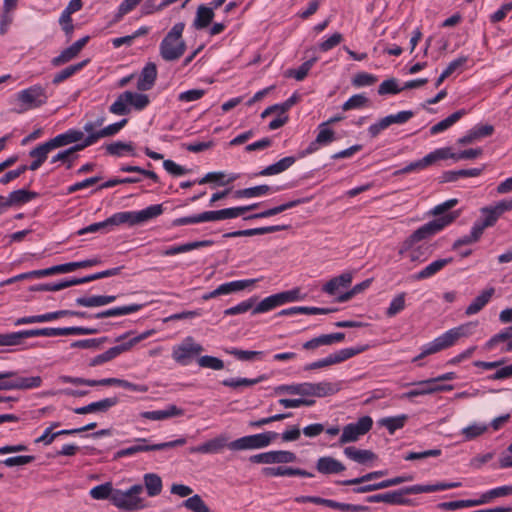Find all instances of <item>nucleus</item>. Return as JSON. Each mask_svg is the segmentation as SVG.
Here are the masks:
<instances>
[{"instance_id": "nucleus-43", "label": "nucleus", "mask_w": 512, "mask_h": 512, "mask_svg": "<svg viewBox=\"0 0 512 512\" xmlns=\"http://www.w3.org/2000/svg\"><path fill=\"white\" fill-rule=\"evenodd\" d=\"M512 495V484L504 485L490 489L483 493L479 499H476L477 505H483L489 503L494 498L505 497Z\"/></svg>"}, {"instance_id": "nucleus-23", "label": "nucleus", "mask_w": 512, "mask_h": 512, "mask_svg": "<svg viewBox=\"0 0 512 512\" xmlns=\"http://www.w3.org/2000/svg\"><path fill=\"white\" fill-rule=\"evenodd\" d=\"M307 396L325 397L333 395L340 390V385L327 381L319 383L307 382Z\"/></svg>"}, {"instance_id": "nucleus-2", "label": "nucleus", "mask_w": 512, "mask_h": 512, "mask_svg": "<svg viewBox=\"0 0 512 512\" xmlns=\"http://www.w3.org/2000/svg\"><path fill=\"white\" fill-rule=\"evenodd\" d=\"M475 326L476 324L470 322L449 329L442 335L435 338L433 341L423 345L421 347L420 354L414 357L412 359V362L416 363L429 355L435 354L449 347H452L460 338L471 335L472 330Z\"/></svg>"}, {"instance_id": "nucleus-18", "label": "nucleus", "mask_w": 512, "mask_h": 512, "mask_svg": "<svg viewBox=\"0 0 512 512\" xmlns=\"http://www.w3.org/2000/svg\"><path fill=\"white\" fill-rule=\"evenodd\" d=\"M118 402H119V399L117 397H109V398L101 399L96 402H92L86 406L77 407L73 411H74V413L80 414V415H84V414H88V413H96V412L105 413L110 408L117 405Z\"/></svg>"}, {"instance_id": "nucleus-8", "label": "nucleus", "mask_w": 512, "mask_h": 512, "mask_svg": "<svg viewBox=\"0 0 512 512\" xmlns=\"http://www.w3.org/2000/svg\"><path fill=\"white\" fill-rule=\"evenodd\" d=\"M279 434L274 431L243 436L228 444V448L233 451L262 449L271 444Z\"/></svg>"}, {"instance_id": "nucleus-3", "label": "nucleus", "mask_w": 512, "mask_h": 512, "mask_svg": "<svg viewBox=\"0 0 512 512\" xmlns=\"http://www.w3.org/2000/svg\"><path fill=\"white\" fill-rule=\"evenodd\" d=\"M185 28L183 22L174 24L160 43V55L165 61L178 60L186 51V43L182 39Z\"/></svg>"}, {"instance_id": "nucleus-4", "label": "nucleus", "mask_w": 512, "mask_h": 512, "mask_svg": "<svg viewBox=\"0 0 512 512\" xmlns=\"http://www.w3.org/2000/svg\"><path fill=\"white\" fill-rule=\"evenodd\" d=\"M163 213L162 204H155L146 207L140 211H123L117 212L108 217V222L112 226L127 224L135 226L147 222Z\"/></svg>"}, {"instance_id": "nucleus-59", "label": "nucleus", "mask_w": 512, "mask_h": 512, "mask_svg": "<svg viewBox=\"0 0 512 512\" xmlns=\"http://www.w3.org/2000/svg\"><path fill=\"white\" fill-rule=\"evenodd\" d=\"M477 505L476 499H464L449 502H441L437 505L439 509L447 511H455L466 507H475Z\"/></svg>"}, {"instance_id": "nucleus-57", "label": "nucleus", "mask_w": 512, "mask_h": 512, "mask_svg": "<svg viewBox=\"0 0 512 512\" xmlns=\"http://www.w3.org/2000/svg\"><path fill=\"white\" fill-rule=\"evenodd\" d=\"M483 233L474 225L471 228V232L468 235H464L457 240L452 245V250H457L459 247L463 245H470L476 243L480 240Z\"/></svg>"}, {"instance_id": "nucleus-19", "label": "nucleus", "mask_w": 512, "mask_h": 512, "mask_svg": "<svg viewBox=\"0 0 512 512\" xmlns=\"http://www.w3.org/2000/svg\"><path fill=\"white\" fill-rule=\"evenodd\" d=\"M316 470L323 475L339 474L345 471V465L331 456L320 457L316 462Z\"/></svg>"}, {"instance_id": "nucleus-24", "label": "nucleus", "mask_w": 512, "mask_h": 512, "mask_svg": "<svg viewBox=\"0 0 512 512\" xmlns=\"http://www.w3.org/2000/svg\"><path fill=\"white\" fill-rule=\"evenodd\" d=\"M227 437L218 436L201 445L191 447V453L214 454L220 452L225 446L228 447Z\"/></svg>"}, {"instance_id": "nucleus-55", "label": "nucleus", "mask_w": 512, "mask_h": 512, "mask_svg": "<svg viewBox=\"0 0 512 512\" xmlns=\"http://www.w3.org/2000/svg\"><path fill=\"white\" fill-rule=\"evenodd\" d=\"M307 391V382L291 385L284 384L274 388V393L277 395L286 393L290 395L307 396Z\"/></svg>"}, {"instance_id": "nucleus-53", "label": "nucleus", "mask_w": 512, "mask_h": 512, "mask_svg": "<svg viewBox=\"0 0 512 512\" xmlns=\"http://www.w3.org/2000/svg\"><path fill=\"white\" fill-rule=\"evenodd\" d=\"M265 379L264 375L259 376L255 379L249 378H228L221 381V384L226 387L238 389L240 387H250Z\"/></svg>"}, {"instance_id": "nucleus-37", "label": "nucleus", "mask_w": 512, "mask_h": 512, "mask_svg": "<svg viewBox=\"0 0 512 512\" xmlns=\"http://www.w3.org/2000/svg\"><path fill=\"white\" fill-rule=\"evenodd\" d=\"M39 197V193L26 189H18L10 192L6 197L11 207H19Z\"/></svg>"}, {"instance_id": "nucleus-64", "label": "nucleus", "mask_w": 512, "mask_h": 512, "mask_svg": "<svg viewBox=\"0 0 512 512\" xmlns=\"http://www.w3.org/2000/svg\"><path fill=\"white\" fill-rule=\"evenodd\" d=\"M183 506L193 512H210L209 507L205 504L202 498L195 494L183 502Z\"/></svg>"}, {"instance_id": "nucleus-47", "label": "nucleus", "mask_w": 512, "mask_h": 512, "mask_svg": "<svg viewBox=\"0 0 512 512\" xmlns=\"http://www.w3.org/2000/svg\"><path fill=\"white\" fill-rule=\"evenodd\" d=\"M89 63V59L83 60L77 64L70 65L63 70L56 73L52 79V83L54 85H58L65 81L66 79L70 78L80 70H82L87 64Z\"/></svg>"}, {"instance_id": "nucleus-13", "label": "nucleus", "mask_w": 512, "mask_h": 512, "mask_svg": "<svg viewBox=\"0 0 512 512\" xmlns=\"http://www.w3.org/2000/svg\"><path fill=\"white\" fill-rule=\"evenodd\" d=\"M148 334L149 333H143L137 337L130 339L127 342H124V343H121L119 345L109 348L104 353L93 357L89 362V366L95 367V366L102 365L106 362L113 360L114 358L118 357L122 353L128 351L131 347H133L138 342L144 340Z\"/></svg>"}, {"instance_id": "nucleus-11", "label": "nucleus", "mask_w": 512, "mask_h": 512, "mask_svg": "<svg viewBox=\"0 0 512 512\" xmlns=\"http://www.w3.org/2000/svg\"><path fill=\"white\" fill-rule=\"evenodd\" d=\"M373 425V420L370 416L360 417L357 422L349 423L344 426L342 434L339 439V444L343 445L350 442H355L359 437L365 435L370 431Z\"/></svg>"}, {"instance_id": "nucleus-42", "label": "nucleus", "mask_w": 512, "mask_h": 512, "mask_svg": "<svg viewBox=\"0 0 512 512\" xmlns=\"http://www.w3.org/2000/svg\"><path fill=\"white\" fill-rule=\"evenodd\" d=\"M257 280L255 279H245V280H236L231 282H226L217 287V291L220 295H227L237 291H241L246 289L247 287L253 285Z\"/></svg>"}, {"instance_id": "nucleus-21", "label": "nucleus", "mask_w": 512, "mask_h": 512, "mask_svg": "<svg viewBox=\"0 0 512 512\" xmlns=\"http://www.w3.org/2000/svg\"><path fill=\"white\" fill-rule=\"evenodd\" d=\"M265 476H300V477H314V474L301 468L277 466V467H265L262 470Z\"/></svg>"}, {"instance_id": "nucleus-38", "label": "nucleus", "mask_w": 512, "mask_h": 512, "mask_svg": "<svg viewBox=\"0 0 512 512\" xmlns=\"http://www.w3.org/2000/svg\"><path fill=\"white\" fill-rule=\"evenodd\" d=\"M368 346H356L340 349L334 353L329 354L331 365L342 363L362 352H364Z\"/></svg>"}, {"instance_id": "nucleus-50", "label": "nucleus", "mask_w": 512, "mask_h": 512, "mask_svg": "<svg viewBox=\"0 0 512 512\" xmlns=\"http://www.w3.org/2000/svg\"><path fill=\"white\" fill-rule=\"evenodd\" d=\"M387 474L386 470H377L372 471L369 473H366L360 477L353 478V479H347V480H341L337 481L338 485H357V484H363L366 482H371L372 480L381 478Z\"/></svg>"}, {"instance_id": "nucleus-60", "label": "nucleus", "mask_w": 512, "mask_h": 512, "mask_svg": "<svg viewBox=\"0 0 512 512\" xmlns=\"http://www.w3.org/2000/svg\"><path fill=\"white\" fill-rule=\"evenodd\" d=\"M488 429V425L481 423H473L461 430V434L465 441H471L478 436L484 434Z\"/></svg>"}, {"instance_id": "nucleus-7", "label": "nucleus", "mask_w": 512, "mask_h": 512, "mask_svg": "<svg viewBox=\"0 0 512 512\" xmlns=\"http://www.w3.org/2000/svg\"><path fill=\"white\" fill-rule=\"evenodd\" d=\"M48 98L46 89L39 84L23 89L16 94L18 104L16 112L24 113L28 110L39 108L47 103Z\"/></svg>"}, {"instance_id": "nucleus-20", "label": "nucleus", "mask_w": 512, "mask_h": 512, "mask_svg": "<svg viewBox=\"0 0 512 512\" xmlns=\"http://www.w3.org/2000/svg\"><path fill=\"white\" fill-rule=\"evenodd\" d=\"M52 150H54V148L49 140L31 149L29 152V156L33 158V161L28 166V168L32 171L39 169L42 166V164L47 160L48 154Z\"/></svg>"}, {"instance_id": "nucleus-1", "label": "nucleus", "mask_w": 512, "mask_h": 512, "mask_svg": "<svg viewBox=\"0 0 512 512\" xmlns=\"http://www.w3.org/2000/svg\"><path fill=\"white\" fill-rule=\"evenodd\" d=\"M461 215L460 210L435 218L416 229L400 245L398 254L403 256L409 253L411 262L423 263L429 255L425 254L423 246H416L417 243L429 240L445 227L453 223Z\"/></svg>"}, {"instance_id": "nucleus-62", "label": "nucleus", "mask_w": 512, "mask_h": 512, "mask_svg": "<svg viewBox=\"0 0 512 512\" xmlns=\"http://www.w3.org/2000/svg\"><path fill=\"white\" fill-rule=\"evenodd\" d=\"M317 61V58L314 57L303 62L297 69H291L288 71V76L293 77L297 81H302L308 75L310 69Z\"/></svg>"}, {"instance_id": "nucleus-25", "label": "nucleus", "mask_w": 512, "mask_h": 512, "mask_svg": "<svg viewBox=\"0 0 512 512\" xmlns=\"http://www.w3.org/2000/svg\"><path fill=\"white\" fill-rule=\"evenodd\" d=\"M337 311V308H319V307H306V306H294L286 309H282L277 313V316H293L297 314L306 315H326Z\"/></svg>"}, {"instance_id": "nucleus-14", "label": "nucleus", "mask_w": 512, "mask_h": 512, "mask_svg": "<svg viewBox=\"0 0 512 512\" xmlns=\"http://www.w3.org/2000/svg\"><path fill=\"white\" fill-rule=\"evenodd\" d=\"M297 456L291 451H268L250 456L249 461L255 464H281L295 462Z\"/></svg>"}, {"instance_id": "nucleus-48", "label": "nucleus", "mask_w": 512, "mask_h": 512, "mask_svg": "<svg viewBox=\"0 0 512 512\" xmlns=\"http://www.w3.org/2000/svg\"><path fill=\"white\" fill-rule=\"evenodd\" d=\"M124 96L128 104L137 111L144 110L150 103V99L146 94L125 91Z\"/></svg>"}, {"instance_id": "nucleus-17", "label": "nucleus", "mask_w": 512, "mask_h": 512, "mask_svg": "<svg viewBox=\"0 0 512 512\" xmlns=\"http://www.w3.org/2000/svg\"><path fill=\"white\" fill-rule=\"evenodd\" d=\"M452 262H453L452 257L437 259V260L431 262L430 264H428L423 269H421L419 272L413 274L411 276V278L414 281H421V280L431 278L434 275H436L438 272H440L444 267L451 264Z\"/></svg>"}, {"instance_id": "nucleus-56", "label": "nucleus", "mask_w": 512, "mask_h": 512, "mask_svg": "<svg viewBox=\"0 0 512 512\" xmlns=\"http://www.w3.org/2000/svg\"><path fill=\"white\" fill-rule=\"evenodd\" d=\"M256 301L257 297H250L249 299L244 300L233 307L225 309L223 313L225 316H233L246 313L247 311L254 309Z\"/></svg>"}, {"instance_id": "nucleus-9", "label": "nucleus", "mask_w": 512, "mask_h": 512, "mask_svg": "<svg viewBox=\"0 0 512 512\" xmlns=\"http://www.w3.org/2000/svg\"><path fill=\"white\" fill-rule=\"evenodd\" d=\"M412 489L413 485L403 487L398 490L370 495L365 498V501L368 503H386L389 505L413 506V500L405 497L406 495L414 494Z\"/></svg>"}, {"instance_id": "nucleus-40", "label": "nucleus", "mask_w": 512, "mask_h": 512, "mask_svg": "<svg viewBox=\"0 0 512 512\" xmlns=\"http://www.w3.org/2000/svg\"><path fill=\"white\" fill-rule=\"evenodd\" d=\"M481 213L483 214V218L477 219L473 225L483 233L486 228L494 226L500 216L494 210L493 206L482 208Z\"/></svg>"}, {"instance_id": "nucleus-22", "label": "nucleus", "mask_w": 512, "mask_h": 512, "mask_svg": "<svg viewBox=\"0 0 512 512\" xmlns=\"http://www.w3.org/2000/svg\"><path fill=\"white\" fill-rule=\"evenodd\" d=\"M157 79V67L153 62L147 63L138 78L137 81V89L139 91H147L150 90Z\"/></svg>"}, {"instance_id": "nucleus-26", "label": "nucleus", "mask_w": 512, "mask_h": 512, "mask_svg": "<svg viewBox=\"0 0 512 512\" xmlns=\"http://www.w3.org/2000/svg\"><path fill=\"white\" fill-rule=\"evenodd\" d=\"M343 453L350 460L362 465L377 459V455L373 451L358 449L355 446L345 447Z\"/></svg>"}, {"instance_id": "nucleus-33", "label": "nucleus", "mask_w": 512, "mask_h": 512, "mask_svg": "<svg viewBox=\"0 0 512 512\" xmlns=\"http://www.w3.org/2000/svg\"><path fill=\"white\" fill-rule=\"evenodd\" d=\"M143 306H144L143 304L133 303V304L124 305V306H120V307H113V308L95 313L93 315V317L95 319H102V318H108V317H117V316L128 315V314L135 313V312L141 310L143 308Z\"/></svg>"}, {"instance_id": "nucleus-10", "label": "nucleus", "mask_w": 512, "mask_h": 512, "mask_svg": "<svg viewBox=\"0 0 512 512\" xmlns=\"http://www.w3.org/2000/svg\"><path fill=\"white\" fill-rule=\"evenodd\" d=\"M294 501L297 503H313L316 505H323L332 509L340 510L342 512H368L370 510L369 506L342 503L319 496H297Z\"/></svg>"}, {"instance_id": "nucleus-39", "label": "nucleus", "mask_w": 512, "mask_h": 512, "mask_svg": "<svg viewBox=\"0 0 512 512\" xmlns=\"http://www.w3.org/2000/svg\"><path fill=\"white\" fill-rule=\"evenodd\" d=\"M351 282L352 274L350 272H345L329 280L323 286L322 290L329 295H334L340 287H348Z\"/></svg>"}, {"instance_id": "nucleus-49", "label": "nucleus", "mask_w": 512, "mask_h": 512, "mask_svg": "<svg viewBox=\"0 0 512 512\" xmlns=\"http://www.w3.org/2000/svg\"><path fill=\"white\" fill-rule=\"evenodd\" d=\"M106 152L109 155L121 157L125 153H129L132 156H135L134 145L132 142H122L116 141L105 146Z\"/></svg>"}, {"instance_id": "nucleus-51", "label": "nucleus", "mask_w": 512, "mask_h": 512, "mask_svg": "<svg viewBox=\"0 0 512 512\" xmlns=\"http://www.w3.org/2000/svg\"><path fill=\"white\" fill-rule=\"evenodd\" d=\"M441 150H445L447 156L446 159L451 158L455 161L461 160V159H475L482 155L483 150L481 148L476 149H467L460 151L459 153L452 152V149L450 147H444L440 148Z\"/></svg>"}, {"instance_id": "nucleus-27", "label": "nucleus", "mask_w": 512, "mask_h": 512, "mask_svg": "<svg viewBox=\"0 0 512 512\" xmlns=\"http://www.w3.org/2000/svg\"><path fill=\"white\" fill-rule=\"evenodd\" d=\"M184 414V410L178 408L176 405H168L164 410H156V411H144L140 413V416L145 419L160 421L164 419H168L171 417L182 416Z\"/></svg>"}, {"instance_id": "nucleus-52", "label": "nucleus", "mask_w": 512, "mask_h": 512, "mask_svg": "<svg viewBox=\"0 0 512 512\" xmlns=\"http://www.w3.org/2000/svg\"><path fill=\"white\" fill-rule=\"evenodd\" d=\"M299 100V96L294 93L291 97H289L287 100H285L281 104H275L272 106L267 107L261 114L262 118H266L271 113H274L276 111H279L280 113L284 114L286 113L293 105L297 103Z\"/></svg>"}, {"instance_id": "nucleus-32", "label": "nucleus", "mask_w": 512, "mask_h": 512, "mask_svg": "<svg viewBox=\"0 0 512 512\" xmlns=\"http://www.w3.org/2000/svg\"><path fill=\"white\" fill-rule=\"evenodd\" d=\"M297 160L295 156H286L279 161L265 167L255 174V176H272L280 174L289 169Z\"/></svg>"}, {"instance_id": "nucleus-46", "label": "nucleus", "mask_w": 512, "mask_h": 512, "mask_svg": "<svg viewBox=\"0 0 512 512\" xmlns=\"http://www.w3.org/2000/svg\"><path fill=\"white\" fill-rule=\"evenodd\" d=\"M407 420L408 415L401 414L394 417L381 418L378 421V424L382 427H385L390 435H393L396 432V430H399L404 427Z\"/></svg>"}, {"instance_id": "nucleus-15", "label": "nucleus", "mask_w": 512, "mask_h": 512, "mask_svg": "<svg viewBox=\"0 0 512 512\" xmlns=\"http://www.w3.org/2000/svg\"><path fill=\"white\" fill-rule=\"evenodd\" d=\"M446 156H447V154H446L445 150H441L440 148L436 149V150L430 152L429 154H427L426 156H424L422 159L411 162L410 164H408L401 170L397 171L395 174L396 175L397 174H406V173H410L412 171L425 169L428 166L434 164L438 160L446 159Z\"/></svg>"}, {"instance_id": "nucleus-34", "label": "nucleus", "mask_w": 512, "mask_h": 512, "mask_svg": "<svg viewBox=\"0 0 512 512\" xmlns=\"http://www.w3.org/2000/svg\"><path fill=\"white\" fill-rule=\"evenodd\" d=\"M495 293L493 287L483 290L473 301L467 306L465 310L466 315H474L480 312L490 301Z\"/></svg>"}, {"instance_id": "nucleus-63", "label": "nucleus", "mask_w": 512, "mask_h": 512, "mask_svg": "<svg viewBox=\"0 0 512 512\" xmlns=\"http://www.w3.org/2000/svg\"><path fill=\"white\" fill-rule=\"evenodd\" d=\"M318 130L319 132L316 136V143H320L321 146H326L336 140L335 132L325 124H319Z\"/></svg>"}, {"instance_id": "nucleus-58", "label": "nucleus", "mask_w": 512, "mask_h": 512, "mask_svg": "<svg viewBox=\"0 0 512 512\" xmlns=\"http://www.w3.org/2000/svg\"><path fill=\"white\" fill-rule=\"evenodd\" d=\"M86 147L87 145L83 140L81 143H77L64 151H60L59 153H57L55 156L51 158V163H56L58 161L65 163L70 157L76 158L77 156H75L74 154L78 151L85 149Z\"/></svg>"}, {"instance_id": "nucleus-6", "label": "nucleus", "mask_w": 512, "mask_h": 512, "mask_svg": "<svg viewBox=\"0 0 512 512\" xmlns=\"http://www.w3.org/2000/svg\"><path fill=\"white\" fill-rule=\"evenodd\" d=\"M143 492V485L134 484L127 490L115 489L112 497V504L123 511H137L144 509L146 504L140 497Z\"/></svg>"}, {"instance_id": "nucleus-61", "label": "nucleus", "mask_w": 512, "mask_h": 512, "mask_svg": "<svg viewBox=\"0 0 512 512\" xmlns=\"http://www.w3.org/2000/svg\"><path fill=\"white\" fill-rule=\"evenodd\" d=\"M280 306L276 294L264 298L261 302L254 306L252 315L268 312Z\"/></svg>"}, {"instance_id": "nucleus-36", "label": "nucleus", "mask_w": 512, "mask_h": 512, "mask_svg": "<svg viewBox=\"0 0 512 512\" xmlns=\"http://www.w3.org/2000/svg\"><path fill=\"white\" fill-rule=\"evenodd\" d=\"M280 188H272L269 185L262 184L254 187L239 189L234 192V198L240 199V198H254V197H261L264 195H267L271 192H277Z\"/></svg>"}, {"instance_id": "nucleus-54", "label": "nucleus", "mask_w": 512, "mask_h": 512, "mask_svg": "<svg viewBox=\"0 0 512 512\" xmlns=\"http://www.w3.org/2000/svg\"><path fill=\"white\" fill-rule=\"evenodd\" d=\"M115 489L110 482H106L104 484L97 485L93 487L89 494L95 500H105L109 499L112 502V497Z\"/></svg>"}, {"instance_id": "nucleus-30", "label": "nucleus", "mask_w": 512, "mask_h": 512, "mask_svg": "<svg viewBox=\"0 0 512 512\" xmlns=\"http://www.w3.org/2000/svg\"><path fill=\"white\" fill-rule=\"evenodd\" d=\"M135 445L121 449L114 454L113 460H118L122 457L132 456L140 452L154 451V444H148L146 438H136Z\"/></svg>"}, {"instance_id": "nucleus-29", "label": "nucleus", "mask_w": 512, "mask_h": 512, "mask_svg": "<svg viewBox=\"0 0 512 512\" xmlns=\"http://www.w3.org/2000/svg\"><path fill=\"white\" fill-rule=\"evenodd\" d=\"M84 140V133L81 130L77 129H69L66 132L55 136L50 139V143L54 149L69 145L71 143H76L78 141Z\"/></svg>"}, {"instance_id": "nucleus-5", "label": "nucleus", "mask_w": 512, "mask_h": 512, "mask_svg": "<svg viewBox=\"0 0 512 512\" xmlns=\"http://www.w3.org/2000/svg\"><path fill=\"white\" fill-rule=\"evenodd\" d=\"M99 330L92 327H63V328H35L29 330L18 331L19 344L22 343L23 339L31 337H55V336H67V335H93L97 334Z\"/></svg>"}, {"instance_id": "nucleus-16", "label": "nucleus", "mask_w": 512, "mask_h": 512, "mask_svg": "<svg viewBox=\"0 0 512 512\" xmlns=\"http://www.w3.org/2000/svg\"><path fill=\"white\" fill-rule=\"evenodd\" d=\"M8 378H15L16 390L34 389L42 384L40 376L21 377L16 371L0 372V380Z\"/></svg>"}, {"instance_id": "nucleus-44", "label": "nucleus", "mask_w": 512, "mask_h": 512, "mask_svg": "<svg viewBox=\"0 0 512 512\" xmlns=\"http://www.w3.org/2000/svg\"><path fill=\"white\" fill-rule=\"evenodd\" d=\"M466 114L465 109H460L452 113L447 118L441 120L437 124L433 125L430 128V133L432 135L438 134L450 128L453 124H455L458 120H460Z\"/></svg>"}, {"instance_id": "nucleus-28", "label": "nucleus", "mask_w": 512, "mask_h": 512, "mask_svg": "<svg viewBox=\"0 0 512 512\" xmlns=\"http://www.w3.org/2000/svg\"><path fill=\"white\" fill-rule=\"evenodd\" d=\"M128 122V119L123 118L118 122L110 124L104 128L99 129V133L95 136H90V138H84L85 144L87 147L97 143L101 138L110 137L116 135Z\"/></svg>"}, {"instance_id": "nucleus-45", "label": "nucleus", "mask_w": 512, "mask_h": 512, "mask_svg": "<svg viewBox=\"0 0 512 512\" xmlns=\"http://www.w3.org/2000/svg\"><path fill=\"white\" fill-rule=\"evenodd\" d=\"M484 168H470L460 170L446 171L442 175L443 182H455L461 177H477L479 176Z\"/></svg>"}, {"instance_id": "nucleus-31", "label": "nucleus", "mask_w": 512, "mask_h": 512, "mask_svg": "<svg viewBox=\"0 0 512 512\" xmlns=\"http://www.w3.org/2000/svg\"><path fill=\"white\" fill-rule=\"evenodd\" d=\"M213 244H214L213 240H200V241L188 242V243L168 247L167 249L162 251V255L163 256H174V255H177L180 253L192 251L194 249L212 246Z\"/></svg>"}, {"instance_id": "nucleus-41", "label": "nucleus", "mask_w": 512, "mask_h": 512, "mask_svg": "<svg viewBox=\"0 0 512 512\" xmlns=\"http://www.w3.org/2000/svg\"><path fill=\"white\" fill-rule=\"evenodd\" d=\"M143 481L148 496L156 497L162 492L163 483L158 474L146 473L143 476Z\"/></svg>"}, {"instance_id": "nucleus-12", "label": "nucleus", "mask_w": 512, "mask_h": 512, "mask_svg": "<svg viewBox=\"0 0 512 512\" xmlns=\"http://www.w3.org/2000/svg\"><path fill=\"white\" fill-rule=\"evenodd\" d=\"M203 350V346L194 342L193 338L189 336L180 345L173 347L172 358L180 365L186 366Z\"/></svg>"}, {"instance_id": "nucleus-35", "label": "nucleus", "mask_w": 512, "mask_h": 512, "mask_svg": "<svg viewBox=\"0 0 512 512\" xmlns=\"http://www.w3.org/2000/svg\"><path fill=\"white\" fill-rule=\"evenodd\" d=\"M214 9L215 8L213 6L207 7L203 4L199 5L196 11L195 19L193 21V27L197 30L207 28L215 16Z\"/></svg>"}]
</instances>
